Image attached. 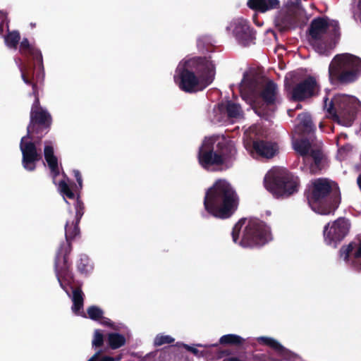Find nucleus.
I'll list each match as a JSON object with an SVG mask.
<instances>
[{
  "mask_svg": "<svg viewBox=\"0 0 361 361\" xmlns=\"http://www.w3.org/2000/svg\"><path fill=\"white\" fill-rule=\"evenodd\" d=\"M16 63L19 67L23 82L26 85L32 86V92L31 94L35 97V101L30 112V123L27 126V134L21 138L20 143V148L23 155V166L25 170L32 171L35 169L37 162L42 159L41 152L37 150L36 145L32 142L33 137L31 136L34 128V123L49 125L51 118L47 110L42 109L39 105L37 87L30 79V76L32 75L33 71L27 67H22L20 59L16 60Z\"/></svg>",
  "mask_w": 361,
  "mask_h": 361,
  "instance_id": "nucleus-1",
  "label": "nucleus"
},
{
  "mask_svg": "<svg viewBox=\"0 0 361 361\" xmlns=\"http://www.w3.org/2000/svg\"><path fill=\"white\" fill-rule=\"evenodd\" d=\"M261 128L254 125L244 133L243 144L245 148L253 157L270 159L278 152L279 148L275 142L260 140Z\"/></svg>",
  "mask_w": 361,
  "mask_h": 361,
  "instance_id": "nucleus-11",
  "label": "nucleus"
},
{
  "mask_svg": "<svg viewBox=\"0 0 361 361\" xmlns=\"http://www.w3.org/2000/svg\"><path fill=\"white\" fill-rule=\"evenodd\" d=\"M352 150L353 147L351 145H344L338 149L337 157L340 160H343L351 154Z\"/></svg>",
  "mask_w": 361,
  "mask_h": 361,
  "instance_id": "nucleus-40",
  "label": "nucleus"
},
{
  "mask_svg": "<svg viewBox=\"0 0 361 361\" xmlns=\"http://www.w3.org/2000/svg\"><path fill=\"white\" fill-rule=\"evenodd\" d=\"M226 109V121L228 119L238 120L243 118V113L239 104L231 101H226L219 104V108L217 111Z\"/></svg>",
  "mask_w": 361,
  "mask_h": 361,
  "instance_id": "nucleus-24",
  "label": "nucleus"
},
{
  "mask_svg": "<svg viewBox=\"0 0 361 361\" xmlns=\"http://www.w3.org/2000/svg\"><path fill=\"white\" fill-rule=\"evenodd\" d=\"M236 150L233 143L223 135L206 137L198 151V161L204 169L212 166L230 168L235 159Z\"/></svg>",
  "mask_w": 361,
  "mask_h": 361,
  "instance_id": "nucleus-4",
  "label": "nucleus"
},
{
  "mask_svg": "<svg viewBox=\"0 0 361 361\" xmlns=\"http://www.w3.org/2000/svg\"><path fill=\"white\" fill-rule=\"evenodd\" d=\"M264 183L265 188L277 197L290 195L297 191L299 185L297 176L290 173L286 169L279 167L269 171Z\"/></svg>",
  "mask_w": 361,
  "mask_h": 361,
  "instance_id": "nucleus-8",
  "label": "nucleus"
},
{
  "mask_svg": "<svg viewBox=\"0 0 361 361\" xmlns=\"http://www.w3.org/2000/svg\"><path fill=\"white\" fill-rule=\"evenodd\" d=\"M197 346L207 348V347H212V346H217V344L216 343V344H212V345L197 344Z\"/></svg>",
  "mask_w": 361,
  "mask_h": 361,
  "instance_id": "nucleus-46",
  "label": "nucleus"
},
{
  "mask_svg": "<svg viewBox=\"0 0 361 361\" xmlns=\"http://www.w3.org/2000/svg\"><path fill=\"white\" fill-rule=\"evenodd\" d=\"M257 341L263 345L270 347L274 350L275 357L267 355L264 353H257L253 355V359L259 361H303L296 354L284 348L278 341L268 336H259Z\"/></svg>",
  "mask_w": 361,
  "mask_h": 361,
  "instance_id": "nucleus-14",
  "label": "nucleus"
},
{
  "mask_svg": "<svg viewBox=\"0 0 361 361\" xmlns=\"http://www.w3.org/2000/svg\"><path fill=\"white\" fill-rule=\"evenodd\" d=\"M294 149L304 157H308L312 152V149H314L317 146L307 140L301 139L295 140L293 142Z\"/></svg>",
  "mask_w": 361,
  "mask_h": 361,
  "instance_id": "nucleus-29",
  "label": "nucleus"
},
{
  "mask_svg": "<svg viewBox=\"0 0 361 361\" xmlns=\"http://www.w3.org/2000/svg\"><path fill=\"white\" fill-rule=\"evenodd\" d=\"M340 257L347 264L361 270V236L356 237L348 245L342 246Z\"/></svg>",
  "mask_w": 361,
  "mask_h": 361,
  "instance_id": "nucleus-18",
  "label": "nucleus"
},
{
  "mask_svg": "<svg viewBox=\"0 0 361 361\" xmlns=\"http://www.w3.org/2000/svg\"><path fill=\"white\" fill-rule=\"evenodd\" d=\"M361 75V59L353 54L336 55L329 67V77L331 83H349Z\"/></svg>",
  "mask_w": 361,
  "mask_h": 361,
  "instance_id": "nucleus-6",
  "label": "nucleus"
},
{
  "mask_svg": "<svg viewBox=\"0 0 361 361\" xmlns=\"http://www.w3.org/2000/svg\"><path fill=\"white\" fill-rule=\"evenodd\" d=\"M233 243L243 247L261 246L272 239L270 227L257 219H240L232 231Z\"/></svg>",
  "mask_w": 361,
  "mask_h": 361,
  "instance_id": "nucleus-5",
  "label": "nucleus"
},
{
  "mask_svg": "<svg viewBox=\"0 0 361 361\" xmlns=\"http://www.w3.org/2000/svg\"><path fill=\"white\" fill-rule=\"evenodd\" d=\"M225 361H243L236 357H229L225 359Z\"/></svg>",
  "mask_w": 361,
  "mask_h": 361,
  "instance_id": "nucleus-45",
  "label": "nucleus"
},
{
  "mask_svg": "<svg viewBox=\"0 0 361 361\" xmlns=\"http://www.w3.org/2000/svg\"><path fill=\"white\" fill-rule=\"evenodd\" d=\"M215 75L216 64L209 57H191L178 63L173 79L181 90L192 93L212 84Z\"/></svg>",
  "mask_w": 361,
  "mask_h": 361,
  "instance_id": "nucleus-2",
  "label": "nucleus"
},
{
  "mask_svg": "<svg viewBox=\"0 0 361 361\" xmlns=\"http://www.w3.org/2000/svg\"><path fill=\"white\" fill-rule=\"evenodd\" d=\"M183 346L189 351L195 355L197 357H202L203 356V353L202 352H200L196 348L189 346L188 345L184 344Z\"/></svg>",
  "mask_w": 361,
  "mask_h": 361,
  "instance_id": "nucleus-43",
  "label": "nucleus"
},
{
  "mask_svg": "<svg viewBox=\"0 0 361 361\" xmlns=\"http://www.w3.org/2000/svg\"><path fill=\"white\" fill-rule=\"evenodd\" d=\"M20 52L22 54H30L39 63V68L43 71L42 55L39 50L31 46L27 39H23L20 44Z\"/></svg>",
  "mask_w": 361,
  "mask_h": 361,
  "instance_id": "nucleus-28",
  "label": "nucleus"
},
{
  "mask_svg": "<svg viewBox=\"0 0 361 361\" xmlns=\"http://www.w3.org/2000/svg\"><path fill=\"white\" fill-rule=\"evenodd\" d=\"M351 224L349 219L339 217L326 224L323 230L325 243L336 248L338 245L349 234Z\"/></svg>",
  "mask_w": 361,
  "mask_h": 361,
  "instance_id": "nucleus-15",
  "label": "nucleus"
},
{
  "mask_svg": "<svg viewBox=\"0 0 361 361\" xmlns=\"http://www.w3.org/2000/svg\"><path fill=\"white\" fill-rule=\"evenodd\" d=\"M338 185L327 178H319L312 180L309 185V198L319 200L325 197L330 192H337Z\"/></svg>",
  "mask_w": 361,
  "mask_h": 361,
  "instance_id": "nucleus-19",
  "label": "nucleus"
},
{
  "mask_svg": "<svg viewBox=\"0 0 361 361\" xmlns=\"http://www.w3.org/2000/svg\"><path fill=\"white\" fill-rule=\"evenodd\" d=\"M67 220L65 226L66 242L63 243L57 251L55 259V271L61 287L71 297L66 287L70 285L73 279L69 270L70 264L68 255L71 252L70 240L74 239L80 233L78 224L84 214L83 204H68Z\"/></svg>",
  "mask_w": 361,
  "mask_h": 361,
  "instance_id": "nucleus-3",
  "label": "nucleus"
},
{
  "mask_svg": "<svg viewBox=\"0 0 361 361\" xmlns=\"http://www.w3.org/2000/svg\"><path fill=\"white\" fill-rule=\"evenodd\" d=\"M87 313L88 314V317L92 320H99L102 319L101 323L104 325L109 326L112 329L115 330H120L123 327H124L122 324H114L111 322V320L108 318L103 317L104 312L103 310L95 305H92L89 307L87 309Z\"/></svg>",
  "mask_w": 361,
  "mask_h": 361,
  "instance_id": "nucleus-23",
  "label": "nucleus"
},
{
  "mask_svg": "<svg viewBox=\"0 0 361 361\" xmlns=\"http://www.w3.org/2000/svg\"><path fill=\"white\" fill-rule=\"evenodd\" d=\"M8 31V23L6 13L4 11H0V35H3L4 32Z\"/></svg>",
  "mask_w": 361,
  "mask_h": 361,
  "instance_id": "nucleus-41",
  "label": "nucleus"
},
{
  "mask_svg": "<svg viewBox=\"0 0 361 361\" xmlns=\"http://www.w3.org/2000/svg\"><path fill=\"white\" fill-rule=\"evenodd\" d=\"M205 211L218 219L231 217L237 210V204H204Z\"/></svg>",
  "mask_w": 361,
  "mask_h": 361,
  "instance_id": "nucleus-22",
  "label": "nucleus"
},
{
  "mask_svg": "<svg viewBox=\"0 0 361 361\" xmlns=\"http://www.w3.org/2000/svg\"><path fill=\"white\" fill-rule=\"evenodd\" d=\"M308 19L301 0H287L276 14L274 23L281 31H284L305 25Z\"/></svg>",
  "mask_w": 361,
  "mask_h": 361,
  "instance_id": "nucleus-10",
  "label": "nucleus"
},
{
  "mask_svg": "<svg viewBox=\"0 0 361 361\" xmlns=\"http://www.w3.org/2000/svg\"><path fill=\"white\" fill-rule=\"evenodd\" d=\"M338 38H334V37H324L322 39H319V44L321 46V47L325 50V52L320 53L319 51H316L319 55L322 56H328L331 54V51L334 49V48L336 46V40Z\"/></svg>",
  "mask_w": 361,
  "mask_h": 361,
  "instance_id": "nucleus-31",
  "label": "nucleus"
},
{
  "mask_svg": "<svg viewBox=\"0 0 361 361\" xmlns=\"http://www.w3.org/2000/svg\"><path fill=\"white\" fill-rule=\"evenodd\" d=\"M174 341V338L169 335L158 334L154 338V344L156 346H160L166 343H171Z\"/></svg>",
  "mask_w": 361,
  "mask_h": 361,
  "instance_id": "nucleus-38",
  "label": "nucleus"
},
{
  "mask_svg": "<svg viewBox=\"0 0 361 361\" xmlns=\"http://www.w3.org/2000/svg\"><path fill=\"white\" fill-rule=\"evenodd\" d=\"M73 173H74V176L76 178V180H77V182L78 183L79 188H82V177H81L80 173L78 171L75 170L73 171Z\"/></svg>",
  "mask_w": 361,
  "mask_h": 361,
  "instance_id": "nucleus-44",
  "label": "nucleus"
},
{
  "mask_svg": "<svg viewBox=\"0 0 361 361\" xmlns=\"http://www.w3.org/2000/svg\"><path fill=\"white\" fill-rule=\"evenodd\" d=\"M305 167L309 169L310 173L312 174L318 173L327 166V159L324 155L318 146L314 149H312V152L308 157L303 158Z\"/></svg>",
  "mask_w": 361,
  "mask_h": 361,
  "instance_id": "nucleus-20",
  "label": "nucleus"
},
{
  "mask_svg": "<svg viewBox=\"0 0 361 361\" xmlns=\"http://www.w3.org/2000/svg\"><path fill=\"white\" fill-rule=\"evenodd\" d=\"M240 92L243 99L254 103L259 94L267 104H274L277 99L278 88L273 82L263 84L262 79L252 73H245L240 85Z\"/></svg>",
  "mask_w": 361,
  "mask_h": 361,
  "instance_id": "nucleus-7",
  "label": "nucleus"
},
{
  "mask_svg": "<svg viewBox=\"0 0 361 361\" xmlns=\"http://www.w3.org/2000/svg\"><path fill=\"white\" fill-rule=\"evenodd\" d=\"M219 108V104L214 106L212 113L210 114V118L213 123H221L226 121V109H222L221 111L216 110Z\"/></svg>",
  "mask_w": 361,
  "mask_h": 361,
  "instance_id": "nucleus-37",
  "label": "nucleus"
},
{
  "mask_svg": "<svg viewBox=\"0 0 361 361\" xmlns=\"http://www.w3.org/2000/svg\"><path fill=\"white\" fill-rule=\"evenodd\" d=\"M244 341L243 338L236 334L224 335L219 339V343L223 345H240Z\"/></svg>",
  "mask_w": 361,
  "mask_h": 361,
  "instance_id": "nucleus-35",
  "label": "nucleus"
},
{
  "mask_svg": "<svg viewBox=\"0 0 361 361\" xmlns=\"http://www.w3.org/2000/svg\"><path fill=\"white\" fill-rule=\"evenodd\" d=\"M77 267L81 274H85L90 273L93 269L90 259L85 255H81L80 256V258L77 262Z\"/></svg>",
  "mask_w": 361,
  "mask_h": 361,
  "instance_id": "nucleus-34",
  "label": "nucleus"
},
{
  "mask_svg": "<svg viewBox=\"0 0 361 361\" xmlns=\"http://www.w3.org/2000/svg\"><path fill=\"white\" fill-rule=\"evenodd\" d=\"M328 100V98L324 99V108L326 111L343 126H351L355 113L360 107V101L353 96L342 94L334 95L329 103Z\"/></svg>",
  "mask_w": 361,
  "mask_h": 361,
  "instance_id": "nucleus-9",
  "label": "nucleus"
},
{
  "mask_svg": "<svg viewBox=\"0 0 361 361\" xmlns=\"http://www.w3.org/2000/svg\"><path fill=\"white\" fill-rule=\"evenodd\" d=\"M299 130L310 133L314 130L310 116L308 114L304 113L298 116Z\"/></svg>",
  "mask_w": 361,
  "mask_h": 361,
  "instance_id": "nucleus-32",
  "label": "nucleus"
},
{
  "mask_svg": "<svg viewBox=\"0 0 361 361\" xmlns=\"http://www.w3.org/2000/svg\"><path fill=\"white\" fill-rule=\"evenodd\" d=\"M103 341L104 336L102 331L99 329L95 330L92 339V345L96 347H99L103 344Z\"/></svg>",
  "mask_w": 361,
  "mask_h": 361,
  "instance_id": "nucleus-42",
  "label": "nucleus"
},
{
  "mask_svg": "<svg viewBox=\"0 0 361 361\" xmlns=\"http://www.w3.org/2000/svg\"><path fill=\"white\" fill-rule=\"evenodd\" d=\"M122 325L124 327L119 331H122L123 334L114 332L109 333L107 336L108 344L111 349L115 350L123 346L126 343L127 338L130 336L127 327Z\"/></svg>",
  "mask_w": 361,
  "mask_h": 361,
  "instance_id": "nucleus-25",
  "label": "nucleus"
},
{
  "mask_svg": "<svg viewBox=\"0 0 361 361\" xmlns=\"http://www.w3.org/2000/svg\"><path fill=\"white\" fill-rule=\"evenodd\" d=\"M239 197L225 179H219L206 192L204 203H238Z\"/></svg>",
  "mask_w": 361,
  "mask_h": 361,
  "instance_id": "nucleus-13",
  "label": "nucleus"
},
{
  "mask_svg": "<svg viewBox=\"0 0 361 361\" xmlns=\"http://www.w3.org/2000/svg\"><path fill=\"white\" fill-rule=\"evenodd\" d=\"M71 300L73 302V305L71 307L72 312L78 316L87 317L86 314L83 310L84 294L81 289H73Z\"/></svg>",
  "mask_w": 361,
  "mask_h": 361,
  "instance_id": "nucleus-27",
  "label": "nucleus"
},
{
  "mask_svg": "<svg viewBox=\"0 0 361 361\" xmlns=\"http://www.w3.org/2000/svg\"><path fill=\"white\" fill-rule=\"evenodd\" d=\"M317 82L310 77L296 85L292 92V97L295 100H302L312 96L317 90Z\"/></svg>",
  "mask_w": 361,
  "mask_h": 361,
  "instance_id": "nucleus-21",
  "label": "nucleus"
},
{
  "mask_svg": "<svg viewBox=\"0 0 361 361\" xmlns=\"http://www.w3.org/2000/svg\"><path fill=\"white\" fill-rule=\"evenodd\" d=\"M340 35L338 23L327 18L314 19L309 28V41L315 51L325 52L319 44V39L327 37L338 38Z\"/></svg>",
  "mask_w": 361,
  "mask_h": 361,
  "instance_id": "nucleus-12",
  "label": "nucleus"
},
{
  "mask_svg": "<svg viewBox=\"0 0 361 361\" xmlns=\"http://www.w3.org/2000/svg\"><path fill=\"white\" fill-rule=\"evenodd\" d=\"M6 32V34L4 35L6 46L9 49H16L20 38L19 32L17 31Z\"/></svg>",
  "mask_w": 361,
  "mask_h": 361,
  "instance_id": "nucleus-33",
  "label": "nucleus"
},
{
  "mask_svg": "<svg viewBox=\"0 0 361 361\" xmlns=\"http://www.w3.org/2000/svg\"><path fill=\"white\" fill-rule=\"evenodd\" d=\"M254 109H255V111L256 114H257L258 115L261 116V113L257 109L256 106H254Z\"/></svg>",
  "mask_w": 361,
  "mask_h": 361,
  "instance_id": "nucleus-47",
  "label": "nucleus"
},
{
  "mask_svg": "<svg viewBox=\"0 0 361 361\" xmlns=\"http://www.w3.org/2000/svg\"><path fill=\"white\" fill-rule=\"evenodd\" d=\"M226 30L243 46H249L255 43V32L247 20L244 18H238L232 20L226 27Z\"/></svg>",
  "mask_w": 361,
  "mask_h": 361,
  "instance_id": "nucleus-17",
  "label": "nucleus"
},
{
  "mask_svg": "<svg viewBox=\"0 0 361 361\" xmlns=\"http://www.w3.org/2000/svg\"><path fill=\"white\" fill-rule=\"evenodd\" d=\"M44 155L49 168L51 170L54 183L57 185L56 182V177L59 173V168L57 158L54 153V147L51 142L46 141L44 142ZM58 190L66 201V198H68L69 200H74L75 197V194L71 190L69 185L65 180H62L59 182Z\"/></svg>",
  "mask_w": 361,
  "mask_h": 361,
  "instance_id": "nucleus-16",
  "label": "nucleus"
},
{
  "mask_svg": "<svg viewBox=\"0 0 361 361\" xmlns=\"http://www.w3.org/2000/svg\"><path fill=\"white\" fill-rule=\"evenodd\" d=\"M122 358L121 355L116 357L104 356L99 357V352L96 353L88 361H119Z\"/></svg>",
  "mask_w": 361,
  "mask_h": 361,
  "instance_id": "nucleus-39",
  "label": "nucleus"
},
{
  "mask_svg": "<svg viewBox=\"0 0 361 361\" xmlns=\"http://www.w3.org/2000/svg\"><path fill=\"white\" fill-rule=\"evenodd\" d=\"M310 209L317 214L334 215L338 207L336 204H309Z\"/></svg>",
  "mask_w": 361,
  "mask_h": 361,
  "instance_id": "nucleus-30",
  "label": "nucleus"
},
{
  "mask_svg": "<svg viewBox=\"0 0 361 361\" xmlns=\"http://www.w3.org/2000/svg\"><path fill=\"white\" fill-rule=\"evenodd\" d=\"M279 4V0H249L247 2L250 8L262 13L276 8Z\"/></svg>",
  "mask_w": 361,
  "mask_h": 361,
  "instance_id": "nucleus-26",
  "label": "nucleus"
},
{
  "mask_svg": "<svg viewBox=\"0 0 361 361\" xmlns=\"http://www.w3.org/2000/svg\"><path fill=\"white\" fill-rule=\"evenodd\" d=\"M223 361H225V359Z\"/></svg>",
  "mask_w": 361,
  "mask_h": 361,
  "instance_id": "nucleus-48",
  "label": "nucleus"
},
{
  "mask_svg": "<svg viewBox=\"0 0 361 361\" xmlns=\"http://www.w3.org/2000/svg\"><path fill=\"white\" fill-rule=\"evenodd\" d=\"M350 11L353 18L361 24V0H352Z\"/></svg>",
  "mask_w": 361,
  "mask_h": 361,
  "instance_id": "nucleus-36",
  "label": "nucleus"
}]
</instances>
